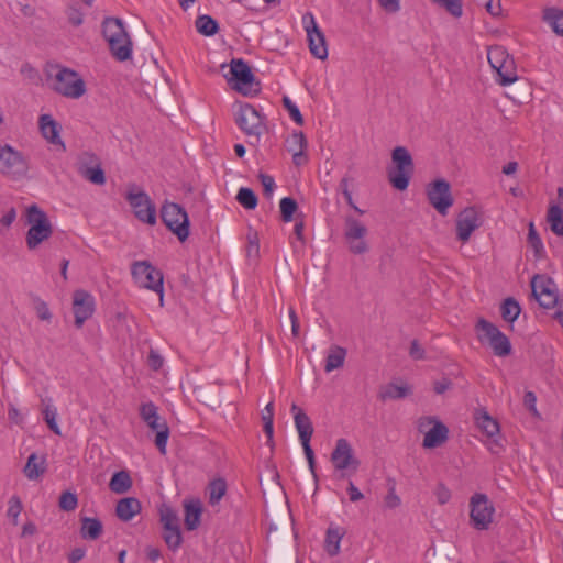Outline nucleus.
Wrapping results in <instances>:
<instances>
[{
	"mask_svg": "<svg viewBox=\"0 0 563 563\" xmlns=\"http://www.w3.org/2000/svg\"><path fill=\"white\" fill-rule=\"evenodd\" d=\"M531 289L536 300L545 309L554 307L561 299L555 283L547 275H536L531 280Z\"/></svg>",
	"mask_w": 563,
	"mask_h": 563,
	"instance_id": "4be33fe9",
	"label": "nucleus"
},
{
	"mask_svg": "<svg viewBox=\"0 0 563 563\" xmlns=\"http://www.w3.org/2000/svg\"><path fill=\"white\" fill-rule=\"evenodd\" d=\"M503 319L508 323H514L521 313V307L514 298H507L500 306Z\"/></svg>",
	"mask_w": 563,
	"mask_h": 563,
	"instance_id": "4c0bfd02",
	"label": "nucleus"
},
{
	"mask_svg": "<svg viewBox=\"0 0 563 563\" xmlns=\"http://www.w3.org/2000/svg\"><path fill=\"white\" fill-rule=\"evenodd\" d=\"M279 207H280L283 220L285 222H290L292 220L294 213L297 209L296 201L289 197H285L280 200Z\"/></svg>",
	"mask_w": 563,
	"mask_h": 563,
	"instance_id": "de8ad7c7",
	"label": "nucleus"
},
{
	"mask_svg": "<svg viewBox=\"0 0 563 563\" xmlns=\"http://www.w3.org/2000/svg\"><path fill=\"white\" fill-rule=\"evenodd\" d=\"M345 536L344 528L335 525L330 523L324 537V551L330 556H335L341 551V541L343 537Z\"/></svg>",
	"mask_w": 563,
	"mask_h": 563,
	"instance_id": "cd10ccee",
	"label": "nucleus"
},
{
	"mask_svg": "<svg viewBox=\"0 0 563 563\" xmlns=\"http://www.w3.org/2000/svg\"><path fill=\"white\" fill-rule=\"evenodd\" d=\"M102 33L117 60L126 62L132 58L133 44L122 20L107 18L102 24Z\"/></svg>",
	"mask_w": 563,
	"mask_h": 563,
	"instance_id": "f257e3e1",
	"label": "nucleus"
},
{
	"mask_svg": "<svg viewBox=\"0 0 563 563\" xmlns=\"http://www.w3.org/2000/svg\"><path fill=\"white\" fill-rule=\"evenodd\" d=\"M126 200L140 221L150 225L156 223V208L145 191L133 187L128 191Z\"/></svg>",
	"mask_w": 563,
	"mask_h": 563,
	"instance_id": "6ab92c4d",
	"label": "nucleus"
},
{
	"mask_svg": "<svg viewBox=\"0 0 563 563\" xmlns=\"http://www.w3.org/2000/svg\"><path fill=\"white\" fill-rule=\"evenodd\" d=\"M382 8L390 13H396L400 9L399 0H378Z\"/></svg>",
	"mask_w": 563,
	"mask_h": 563,
	"instance_id": "13d9d810",
	"label": "nucleus"
},
{
	"mask_svg": "<svg viewBox=\"0 0 563 563\" xmlns=\"http://www.w3.org/2000/svg\"><path fill=\"white\" fill-rule=\"evenodd\" d=\"M261 184L264 188V194L267 197L273 196L275 189H276V183L274 178L269 175L261 174L260 175Z\"/></svg>",
	"mask_w": 563,
	"mask_h": 563,
	"instance_id": "6e6d98bb",
	"label": "nucleus"
},
{
	"mask_svg": "<svg viewBox=\"0 0 563 563\" xmlns=\"http://www.w3.org/2000/svg\"><path fill=\"white\" fill-rule=\"evenodd\" d=\"M345 357L346 350L344 347L339 345L330 347L325 357L324 371L331 373L341 368L344 365Z\"/></svg>",
	"mask_w": 563,
	"mask_h": 563,
	"instance_id": "2f4dec72",
	"label": "nucleus"
},
{
	"mask_svg": "<svg viewBox=\"0 0 563 563\" xmlns=\"http://www.w3.org/2000/svg\"><path fill=\"white\" fill-rule=\"evenodd\" d=\"M22 511V505L18 497H11L8 507V517H10L14 523L18 522V518Z\"/></svg>",
	"mask_w": 563,
	"mask_h": 563,
	"instance_id": "603ef678",
	"label": "nucleus"
},
{
	"mask_svg": "<svg viewBox=\"0 0 563 563\" xmlns=\"http://www.w3.org/2000/svg\"><path fill=\"white\" fill-rule=\"evenodd\" d=\"M301 24L307 35L308 47L311 55L320 60L329 56L325 35L320 29L312 12H306L301 18Z\"/></svg>",
	"mask_w": 563,
	"mask_h": 563,
	"instance_id": "f8f14e48",
	"label": "nucleus"
},
{
	"mask_svg": "<svg viewBox=\"0 0 563 563\" xmlns=\"http://www.w3.org/2000/svg\"><path fill=\"white\" fill-rule=\"evenodd\" d=\"M474 418L477 428L483 432L482 441L492 453H499L501 444L499 443L498 422L483 409L477 410Z\"/></svg>",
	"mask_w": 563,
	"mask_h": 563,
	"instance_id": "aec40b11",
	"label": "nucleus"
},
{
	"mask_svg": "<svg viewBox=\"0 0 563 563\" xmlns=\"http://www.w3.org/2000/svg\"><path fill=\"white\" fill-rule=\"evenodd\" d=\"M159 517L164 529L179 526V519L176 511L167 505H163L159 508Z\"/></svg>",
	"mask_w": 563,
	"mask_h": 563,
	"instance_id": "a18cd8bd",
	"label": "nucleus"
},
{
	"mask_svg": "<svg viewBox=\"0 0 563 563\" xmlns=\"http://www.w3.org/2000/svg\"><path fill=\"white\" fill-rule=\"evenodd\" d=\"M437 5L443 8L454 18L463 14L462 0H432Z\"/></svg>",
	"mask_w": 563,
	"mask_h": 563,
	"instance_id": "49530a36",
	"label": "nucleus"
},
{
	"mask_svg": "<svg viewBox=\"0 0 563 563\" xmlns=\"http://www.w3.org/2000/svg\"><path fill=\"white\" fill-rule=\"evenodd\" d=\"M43 416L44 420L47 423L48 428L55 433L60 434V428L57 423V409L56 407L51 402V400L44 402L43 408Z\"/></svg>",
	"mask_w": 563,
	"mask_h": 563,
	"instance_id": "79ce46f5",
	"label": "nucleus"
},
{
	"mask_svg": "<svg viewBox=\"0 0 563 563\" xmlns=\"http://www.w3.org/2000/svg\"><path fill=\"white\" fill-rule=\"evenodd\" d=\"M347 493H349L350 500L353 503L358 501V500L363 499V497H364L362 492L355 486V484L353 482L349 483Z\"/></svg>",
	"mask_w": 563,
	"mask_h": 563,
	"instance_id": "680f3d73",
	"label": "nucleus"
},
{
	"mask_svg": "<svg viewBox=\"0 0 563 563\" xmlns=\"http://www.w3.org/2000/svg\"><path fill=\"white\" fill-rule=\"evenodd\" d=\"M384 504L388 509H396L401 505V499L396 493L395 487L389 488L387 495L384 498Z\"/></svg>",
	"mask_w": 563,
	"mask_h": 563,
	"instance_id": "5fc2aeb1",
	"label": "nucleus"
},
{
	"mask_svg": "<svg viewBox=\"0 0 563 563\" xmlns=\"http://www.w3.org/2000/svg\"><path fill=\"white\" fill-rule=\"evenodd\" d=\"M163 537H164L166 544L172 550H177L183 542V537H181L179 526L165 528L163 531Z\"/></svg>",
	"mask_w": 563,
	"mask_h": 563,
	"instance_id": "37998d69",
	"label": "nucleus"
},
{
	"mask_svg": "<svg viewBox=\"0 0 563 563\" xmlns=\"http://www.w3.org/2000/svg\"><path fill=\"white\" fill-rule=\"evenodd\" d=\"M78 505V499L76 494L70 492H65L59 497V507L65 511L75 510Z\"/></svg>",
	"mask_w": 563,
	"mask_h": 563,
	"instance_id": "3c124183",
	"label": "nucleus"
},
{
	"mask_svg": "<svg viewBox=\"0 0 563 563\" xmlns=\"http://www.w3.org/2000/svg\"><path fill=\"white\" fill-rule=\"evenodd\" d=\"M68 18H69V21L74 24V25H79L82 23V14L77 11L76 9H71L68 13Z\"/></svg>",
	"mask_w": 563,
	"mask_h": 563,
	"instance_id": "774afa93",
	"label": "nucleus"
},
{
	"mask_svg": "<svg viewBox=\"0 0 563 563\" xmlns=\"http://www.w3.org/2000/svg\"><path fill=\"white\" fill-rule=\"evenodd\" d=\"M223 76L234 90L243 95L253 90L254 75L243 59H232Z\"/></svg>",
	"mask_w": 563,
	"mask_h": 563,
	"instance_id": "2eb2a0df",
	"label": "nucleus"
},
{
	"mask_svg": "<svg viewBox=\"0 0 563 563\" xmlns=\"http://www.w3.org/2000/svg\"><path fill=\"white\" fill-rule=\"evenodd\" d=\"M131 274L139 287L158 294L162 306L164 299V278L162 272L147 261H139L133 263Z\"/></svg>",
	"mask_w": 563,
	"mask_h": 563,
	"instance_id": "20e7f679",
	"label": "nucleus"
},
{
	"mask_svg": "<svg viewBox=\"0 0 563 563\" xmlns=\"http://www.w3.org/2000/svg\"><path fill=\"white\" fill-rule=\"evenodd\" d=\"M429 203L441 216H446L454 203L449 181L443 178L429 183L426 187Z\"/></svg>",
	"mask_w": 563,
	"mask_h": 563,
	"instance_id": "4468645a",
	"label": "nucleus"
},
{
	"mask_svg": "<svg viewBox=\"0 0 563 563\" xmlns=\"http://www.w3.org/2000/svg\"><path fill=\"white\" fill-rule=\"evenodd\" d=\"M227 493V483L223 478H216L208 485L209 504L216 506Z\"/></svg>",
	"mask_w": 563,
	"mask_h": 563,
	"instance_id": "58836bf2",
	"label": "nucleus"
},
{
	"mask_svg": "<svg viewBox=\"0 0 563 563\" xmlns=\"http://www.w3.org/2000/svg\"><path fill=\"white\" fill-rule=\"evenodd\" d=\"M527 242L529 249L532 251L536 260H541L545 255L544 244L539 233L536 230L534 223L529 222L528 224V236Z\"/></svg>",
	"mask_w": 563,
	"mask_h": 563,
	"instance_id": "f704fd0d",
	"label": "nucleus"
},
{
	"mask_svg": "<svg viewBox=\"0 0 563 563\" xmlns=\"http://www.w3.org/2000/svg\"><path fill=\"white\" fill-rule=\"evenodd\" d=\"M0 174L11 180L27 177L29 163L24 155L9 144L0 146Z\"/></svg>",
	"mask_w": 563,
	"mask_h": 563,
	"instance_id": "39448f33",
	"label": "nucleus"
},
{
	"mask_svg": "<svg viewBox=\"0 0 563 563\" xmlns=\"http://www.w3.org/2000/svg\"><path fill=\"white\" fill-rule=\"evenodd\" d=\"M342 186H343V190H342V192H343V196H344V198H345L346 202L349 203V206H350V207H352L356 212H358V213H361V214H362L364 211H363L362 209H360V208L355 205V202H354V200H353V197H352V194H351V191H350V190H349V188H347V183H346V180H343Z\"/></svg>",
	"mask_w": 563,
	"mask_h": 563,
	"instance_id": "bf43d9fd",
	"label": "nucleus"
},
{
	"mask_svg": "<svg viewBox=\"0 0 563 563\" xmlns=\"http://www.w3.org/2000/svg\"><path fill=\"white\" fill-rule=\"evenodd\" d=\"M25 222L29 227L25 241L30 250H35L51 238L53 233L52 222L47 213L37 205H31L26 208Z\"/></svg>",
	"mask_w": 563,
	"mask_h": 563,
	"instance_id": "f03ea898",
	"label": "nucleus"
},
{
	"mask_svg": "<svg viewBox=\"0 0 563 563\" xmlns=\"http://www.w3.org/2000/svg\"><path fill=\"white\" fill-rule=\"evenodd\" d=\"M162 219L165 225L185 241L189 235V218L187 212L177 203L166 202L162 208Z\"/></svg>",
	"mask_w": 563,
	"mask_h": 563,
	"instance_id": "dca6fc26",
	"label": "nucleus"
},
{
	"mask_svg": "<svg viewBox=\"0 0 563 563\" xmlns=\"http://www.w3.org/2000/svg\"><path fill=\"white\" fill-rule=\"evenodd\" d=\"M434 496L440 505H445L450 501L452 494L444 484H439L434 489Z\"/></svg>",
	"mask_w": 563,
	"mask_h": 563,
	"instance_id": "864d4df0",
	"label": "nucleus"
},
{
	"mask_svg": "<svg viewBox=\"0 0 563 563\" xmlns=\"http://www.w3.org/2000/svg\"><path fill=\"white\" fill-rule=\"evenodd\" d=\"M525 402L526 405L529 407V409L534 413L537 415L538 411H537V397L536 395L532 393V391H527L525 394Z\"/></svg>",
	"mask_w": 563,
	"mask_h": 563,
	"instance_id": "0e129e2a",
	"label": "nucleus"
},
{
	"mask_svg": "<svg viewBox=\"0 0 563 563\" xmlns=\"http://www.w3.org/2000/svg\"><path fill=\"white\" fill-rule=\"evenodd\" d=\"M487 58L490 67L496 71V80L501 86H509L517 81L518 75L514 59L501 46H493L487 52Z\"/></svg>",
	"mask_w": 563,
	"mask_h": 563,
	"instance_id": "1a4fd4ad",
	"label": "nucleus"
},
{
	"mask_svg": "<svg viewBox=\"0 0 563 563\" xmlns=\"http://www.w3.org/2000/svg\"><path fill=\"white\" fill-rule=\"evenodd\" d=\"M391 162L388 179L397 190H406L413 172V162L409 151L404 146L395 147L391 153Z\"/></svg>",
	"mask_w": 563,
	"mask_h": 563,
	"instance_id": "7ed1b4c3",
	"label": "nucleus"
},
{
	"mask_svg": "<svg viewBox=\"0 0 563 563\" xmlns=\"http://www.w3.org/2000/svg\"><path fill=\"white\" fill-rule=\"evenodd\" d=\"M234 119L238 126L247 135H260L264 128L263 114L249 103L235 106Z\"/></svg>",
	"mask_w": 563,
	"mask_h": 563,
	"instance_id": "f3484780",
	"label": "nucleus"
},
{
	"mask_svg": "<svg viewBox=\"0 0 563 563\" xmlns=\"http://www.w3.org/2000/svg\"><path fill=\"white\" fill-rule=\"evenodd\" d=\"M286 150L291 154L296 166H301L308 162L307 147L308 142L305 134L300 131H292L285 141Z\"/></svg>",
	"mask_w": 563,
	"mask_h": 563,
	"instance_id": "a878e982",
	"label": "nucleus"
},
{
	"mask_svg": "<svg viewBox=\"0 0 563 563\" xmlns=\"http://www.w3.org/2000/svg\"><path fill=\"white\" fill-rule=\"evenodd\" d=\"M45 463L46 460L44 456H38L36 453H32L27 459L26 465L24 466V475L30 481L38 479L45 472Z\"/></svg>",
	"mask_w": 563,
	"mask_h": 563,
	"instance_id": "7c9ffc66",
	"label": "nucleus"
},
{
	"mask_svg": "<svg viewBox=\"0 0 563 563\" xmlns=\"http://www.w3.org/2000/svg\"><path fill=\"white\" fill-rule=\"evenodd\" d=\"M185 526L188 530H195L200 525L202 505L199 499L184 501Z\"/></svg>",
	"mask_w": 563,
	"mask_h": 563,
	"instance_id": "c85d7f7f",
	"label": "nucleus"
},
{
	"mask_svg": "<svg viewBox=\"0 0 563 563\" xmlns=\"http://www.w3.org/2000/svg\"><path fill=\"white\" fill-rule=\"evenodd\" d=\"M141 511V504L136 498L126 497L117 504L115 512L122 521H130Z\"/></svg>",
	"mask_w": 563,
	"mask_h": 563,
	"instance_id": "c756f323",
	"label": "nucleus"
},
{
	"mask_svg": "<svg viewBox=\"0 0 563 563\" xmlns=\"http://www.w3.org/2000/svg\"><path fill=\"white\" fill-rule=\"evenodd\" d=\"M331 463L341 477L356 473L361 464L352 444L344 438L336 440L331 453Z\"/></svg>",
	"mask_w": 563,
	"mask_h": 563,
	"instance_id": "9b49d317",
	"label": "nucleus"
},
{
	"mask_svg": "<svg viewBox=\"0 0 563 563\" xmlns=\"http://www.w3.org/2000/svg\"><path fill=\"white\" fill-rule=\"evenodd\" d=\"M495 506L486 494L475 493L470 498V522L479 531L488 530L494 522Z\"/></svg>",
	"mask_w": 563,
	"mask_h": 563,
	"instance_id": "0eeeda50",
	"label": "nucleus"
},
{
	"mask_svg": "<svg viewBox=\"0 0 563 563\" xmlns=\"http://www.w3.org/2000/svg\"><path fill=\"white\" fill-rule=\"evenodd\" d=\"M96 309L95 297L86 290L79 289L73 296V310L75 323L78 328L92 317Z\"/></svg>",
	"mask_w": 563,
	"mask_h": 563,
	"instance_id": "b1692460",
	"label": "nucleus"
},
{
	"mask_svg": "<svg viewBox=\"0 0 563 563\" xmlns=\"http://www.w3.org/2000/svg\"><path fill=\"white\" fill-rule=\"evenodd\" d=\"M236 200L245 209L252 210L255 209L257 206V197L255 196L252 189L246 187L240 188L236 195Z\"/></svg>",
	"mask_w": 563,
	"mask_h": 563,
	"instance_id": "c03bdc74",
	"label": "nucleus"
},
{
	"mask_svg": "<svg viewBox=\"0 0 563 563\" xmlns=\"http://www.w3.org/2000/svg\"><path fill=\"white\" fill-rule=\"evenodd\" d=\"M418 430L423 434L422 445L426 449H434L442 445L449 437V429L435 417L420 418Z\"/></svg>",
	"mask_w": 563,
	"mask_h": 563,
	"instance_id": "a211bd4d",
	"label": "nucleus"
},
{
	"mask_svg": "<svg viewBox=\"0 0 563 563\" xmlns=\"http://www.w3.org/2000/svg\"><path fill=\"white\" fill-rule=\"evenodd\" d=\"M15 218H16V212H15L14 208H10L8 211H5L1 216L0 222L5 227H10L14 222Z\"/></svg>",
	"mask_w": 563,
	"mask_h": 563,
	"instance_id": "e2e57ef3",
	"label": "nucleus"
},
{
	"mask_svg": "<svg viewBox=\"0 0 563 563\" xmlns=\"http://www.w3.org/2000/svg\"><path fill=\"white\" fill-rule=\"evenodd\" d=\"M410 394V387L402 380H396L384 387L382 397L384 399H400Z\"/></svg>",
	"mask_w": 563,
	"mask_h": 563,
	"instance_id": "e433bc0d",
	"label": "nucleus"
},
{
	"mask_svg": "<svg viewBox=\"0 0 563 563\" xmlns=\"http://www.w3.org/2000/svg\"><path fill=\"white\" fill-rule=\"evenodd\" d=\"M140 417L145 424L155 432V444L162 454L166 453L169 438V428L164 418L158 415L157 407L152 402L140 406Z\"/></svg>",
	"mask_w": 563,
	"mask_h": 563,
	"instance_id": "9d476101",
	"label": "nucleus"
},
{
	"mask_svg": "<svg viewBox=\"0 0 563 563\" xmlns=\"http://www.w3.org/2000/svg\"><path fill=\"white\" fill-rule=\"evenodd\" d=\"M246 255L249 258H257L260 255V240L256 232L247 234Z\"/></svg>",
	"mask_w": 563,
	"mask_h": 563,
	"instance_id": "09e8293b",
	"label": "nucleus"
},
{
	"mask_svg": "<svg viewBox=\"0 0 563 563\" xmlns=\"http://www.w3.org/2000/svg\"><path fill=\"white\" fill-rule=\"evenodd\" d=\"M102 523L97 518L84 517L81 518L80 536L85 540H96L102 533Z\"/></svg>",
	"mask_w": 563,
	"mask_h": 563,
	"instance_id": "473e14b6",
	"label": "nucleus"
},
{
	"mask_svg": "<svg viewBox=\"0 0 563 563\" xmlns=\"http://www.w3.org/2000/svg\"><path fill=\"white\" fill-rule=\"evenodd\" d=\"M85 554H86V552L84 549L77 548L70 552L68 560L70 563H76V562L80 561L85 556Z\"/></svg>",
	"mask_w": 563,
	"mask_h": 563,
	"instance_id": "338daca9",
	"label": "nucleus"
},
{
	"mask_svg": "<svg viewBox=\"0 0 563 563\" xmlns=\"http://www.w3.org/2000/svg\"><path fill=\"white\" fill-rule=\"evenodd\" d=\"M36 313L41 320L48 321L52 317L48 306L44 301L36 305Z\"/></svg>",
	"mask_w": 563,
	"mask_h": 563,
	"instance_id": "052dcab7",
	"label": "nucleus"
},
{
	"mask_svg": "<svg viewBox=\"0 0 563 563\" xmlns=\"http://www.w3.org/2000/svg\"><path fill=\"white\" fill-rule=\"evenodd\" d=\"M109 487L113 493L117 494H123L128 492L131 487V478L129 474L124 471L114 473L109 483Z\"/></svg>",
	"mask_w": 563,
	"mask_h": 563,
	"instance_id": "ea45409f",
	"label": "nucleus"
},
{
	"mask_svg": "<svg viewBox=\"0 0 563 563\" xmlns=\"http://www.w3.org/2000/svg\"><path fill=\"white\" fill-rule=\"evenodd\" d=\"M483 224V211L477 206L462 209L455 220L456 239L462 243L470 241L472 234Z\"/></svg>",
	"mask_w": 563,
	"mask_h": 563,
	"instance_id": "ddd939ff",
	"label": "nucleus"
},
{
	"mask_svg": "<svg viewBox=\"0 0 563 563\" xmlns=\"http://www.w3.org/2000/svg\"><path fill=\"white\" fill-rule=\"evenodd\" d=\"M54 89L59 95L69 99H80L87 91L86 84L81 76L74 69L57 67L54 76Z\"/></svg>",
	"mask_w": 563,
	"mask_h": 563,
	"instance_id": "6e6552de",
	"label": "nucleus"
},
{
	"mask_svg": "<svg viewBox=\"0 0 563 563\" xmlns=\"http://www.w3.org/2000/svg\"><path fill=\"white\" fill-rule=\"evenodd\" d=\"M38 130L42 137L55 146L57 150L65 151L66 145L62 137V125L52 114L43 113L38 117Z\"/></svg>",
	"mask_w": 563,
	"mask_h": 563,
	"instance_id": "5701e85b",
	"label": "nucleus"
},
{
	"mask_svg": "<svg viewBox=\"0 0 563 563\" xmlns=\"http://www.w3.org/2000/svg\"><path fill=\"white\" fill-rule=\"evenodd\" d=\"M479 342L492 349L496 356L505 357L511 353L509 339L493 323L479 319L476 324Z\"/></svg>",
	"mask_w": 563,
	"mask_h": 563,
	"instance_id": "423d86ee",
	"label": "nucleus"
},
{
	"mask_svg": "<svg viewBox=\"0 0 563 563\" xmlns=\"http://www.w3.org/2000/svg\"><path fill=\"white\" fill-rule=\"evenodd\" d=\"M487 12L492 16H499L501 14L500 0H488L485 4Z\"/></svg>",
	"mask_w": 563,
	"mask_h": 563,
	"instance_id": "4d7b16f0",
	"label": "nucleus"
},
{
	"mask_svg": "<svg viewBox=\"0 0 563 563\" xmlns=\"http://www.w3.org/2000/svg\"><path fill=\"white\" fill-rule=\"evenodd\" d=\"M78 169L80 175L92 184L103 185L106 183L104 172L92 154H84L80 157Z\"/></svg>",
	"mask_w": 563,
	"mask_h": 563,
	"instance_id": "bb28decb",
	"label": "nucleus"
},
{
	"mask_svg": "<svg viewBox=\"0 0 563 563\" xmlns=\"http://www.w3.org/2000/svg\"><path fill=\"white\" fill-rule=\"evenodd\" d=\"M547 222L555 235L563 236V210L560 206L555 203L549 206Z\"/></svg>",
	"mask_w": 563,
	"mask_h": 563,
	"instance_id": "72a5a7b5",
	"label": "nucleus"
},
{
	"mask_svg": "<svg viewBox=\"0 0 563 563\" xmlns=\"http://www.w3.org/2000/svg\"><path fill=\"white\" fill-rule=\"evenodd\" d=\"M543 20L551 26L552 31L563 37V10L559 8H547L543 11Z\"/></svg>",
	"mask_w": 563,
	"mask_h": 563,
	"instance_id": "c9c22d12",
	"label": "nucleus"
},
{
	"mask_svg": "<svg viewBox=\"0 0 563 563\" xmlns=\"http://www.w3.org/2000/svg\"><path fill=\"white\" fill-rule=\"evenodd\" d=\"M291 410L294 412V422L305 452V456L309 463L310 468L313 470L314 454L310 445L311 437L313 433L312 422L310 418L296 405L292 406Z\"/></svg>",
	"mask_w": 563,
	"mask_h": 563,
	"instance_id": "412c9836",
	"label": "nucleus"
},
{
	"mask_svg": "<svg viewBox=\"0 0 563 563\" xmlns=\"http://www.w3.org/2000/svg\"><path fill=\"white\" fill-rule=\"evenodd\" d=\"M196 29L203 36H213L218 30V22L210 15H200L196 20Z\"/></svg>",
	"mask_w": 563,
	"mask_h": 563,
	"instance_id": "a19ab883",
	"label": "nucleus"
},
{
	"mask_svg": "<svg viewBox=\"0 0 563 563\" xmlns=\"http://www.w3.org/2000/svg\"><path fill=\"white\" fill-rule=\"evenodd\" d=\"M366 232V227L360 220L351 217L346 218L344 234L353 253L362 254L367 250L366 242L364 241Z\"/></svg>",
	"mask_w": 563,
	"mask_h": 563,
	"instance_id": "393cba45",
	"label": "nucleus"
},
{
	"mask_svg": "<svg viewBox=\"0 0 563 563\" xmlns=\"http://www.w3.org/2000/svg\"><path fill=\"white\" fill-rule=\"evenodd\" d=\"M283 102L291 120L301 125L303 123V118L298 106L289 97H284Z\"/></svg>",
	"mask_w": 563,
	"mask_h": 563,
	"instance_id": "8fccbe9b",
	"label": "nucleus"
},
{
	"mask_svg": "<svg viewBox=\"0 0 563 563\" xmlns=\"http://www.w3.org/2000/svg\"><path fill=\"white\" fill-rule=\"evenodd\" d=\"M555 312L554 318L563 328V297L554 305Z\"/></svg>",
	"mask_w": 563,
	"mask_h": 563,
	"instance_id": "69168bd1",
	"label": "nucleus"
}]
</instances>
